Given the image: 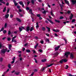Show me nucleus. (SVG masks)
Here are the masks:
<instances>
[{"instance_id":"1","label":"nucleus","mask_w":76,"mask_h":76,"mask_svg":"<svg viewBox=\"0 0 76 76\" xmlns=\"http://www.w3.org/2000/svg\"><path fill=\"white\" fill-rule=\"evenodd\" d=\"M7 51V49H3L1 50V53H3V54H5L6 52Z\"/></svg>"},{"instance_id":"2","label":"nucleus","mask_w":76,"mask_h":76,"mask_svg":"<svg viewBox=\"0 0 76 76\" xmlns=\"http://www.w3.org/2000/svg\"><path fill=\"white\" fill-rule=\"evenodd\" d=\"M70 54V52H67L65 53L64 56H66V57L67 58L69 57V55Z\"/></svg>"},{"instance_id":"3","label":"nucleus","mask_w":76,"mask_h":76,"mask_svg":"<svg viewBox=\"0 0 76 76\" xmlns=\"http://www.w3.org/2000/svg\"><path fill=\"white\" fill-rule=\"evenodd\" d=\"M23 29H25V28H24V27L21 26V27H19V30H20V32H21L23 30Z\"/></svg>"},{"instance_id":"4","label":"nucleus","mask_w":76,"mask_h":76,"mask_svg":"<svg viewBox=\"0 0 76 76\" xmlns=\"http://www.w3.org/2000/svg\"><path fill=\"white\" fill-rule=\"evenodd\" d=\"M19 4H20V5H22V7H24V4H23V2L21 1H19Z\"/></svg>"},{"instance_id":"5","label":"nucleus","mask_w":76,"mask_h":76,"mask_svg":"<svg viewBox=\"0 0 76 76\" xmlns=\"http://www.w3.org/2000/svg\"><path fill=\"white\" fill-rule=\"evenodd\" d=\"M60 47V46H58V47H56L55 48V49L56 51H57V50H58V49H59V48Z\"/></svg>"},{"instance_id":"6","label":"nucleus","mask_w":76,"mask_h":76,"mask_svg":"<svg viewBox=\"0 0 76 76\" xmlns=\"http://www.w3.org/2000/svg\"><path fill=\"white\" fill-rule=\"evenodd\" d=\"M70 58L72 59H73V58H74V56H73V53H71L70 55Z\"/></svg>"},{"instance_id":"7","label":"nucleus","mask_w":76,"mask_h":76,"mask_svg":"<svg viewBox=\"0 0 76 76\" xmlns=\"http://www.w3.org/2000/svg\"><path fill=\"white\" fill-rule=\"evenodd\" d=\"M29 12H30V14H32V15H34V14L32 13V10L31 9L29 10Z\"/></svg>"},{"instance_id":"8","label":"nucleus","mask_w":76,"mask_h":76,"mask_svg":"<svg viewBox=\"0 0 76 76\" xmlns=\"http://www.w3.org/2000/svg\"><path fill=\"white\" fill-rule=\"evenodd\" d=\"M65 1V2L66 3V4H67L69 6V1L67 0H64Z\"/></svg>"},{"instance_id":"9","label":"nucleus","mask_w":76,"mask_h":76,"mask_svg":"<svg viewBox=\"0 0 76 76\" xmlns=\"http://www.w3.org/2000/svg\"><path fill=\"white\" fill-rule=\"evenodd\" d=\"M47 20H48V21L50 23H51V24H53V23L52 21L50 20L49 18H47L46 19Z\"/></svg>"},{"instance_id":"10","label":"nucleus","mask_w":76,"mask_h":76,"mask_svg":"<svg viewBox=\"0 0 76 76\" xmlns=\"http://www.w3.org/2000/svg\"><path fill=\"white\" fill-rule=\"evenodd\" d=\"M73 15L72 14H71V15L69 17V18L70 20H72V19H73Z\"/></svg>"},{"instance_id":"11","label":"nucleus","mask_w":76,"mask_h":76,"mask_svg":"<svg viewBox=\"0 0 76 76\" xmlns=\"http://www.w3.org/2000/svg\"><path fill=\"white\" fill-rule=\"evenodd\" d=\"M30 29V27H29V26L27 27L26 28V32H28V31H29Z\"/></svg>"},{"instance_id":"12","label":"nucleus","mask_w":76,"mask_h":76,"mask_svg":"<svg viewBox=\"0 0 76 76\" xmlns=\"http://www.w3.org/2000/svg\"><path fill=\"white\" fill-rule=\"evenodd\" d=\"M53 64H54V63L51 64H50L47 65V66H46V68H47V67H50V66H52Z\"/></svg>"},{"instance_id":"13","label":"nucleus","mask_w":76,"mask_h":76,"mask_svg":"<svg viewBox=\"0 0 76 76\" xmlns=\"http://www.w3.org/2000/svg\"><path fill=\"white\" fill-rule=\"evenodd\" d=\"M59 54V53H58V52H56L54 53V55L55 56H58V55Z\"/></svg>"},{"instance_id":"14","label":"nucleus","mask_w":76,"mask_h":76,"mask_svg":"<svg viewBox=\"0 0 76 76\" xmlns=\"http://www.w3.org/2000/svg\"><path fill=\"white\" fill-rule=\"evenodd\" d=\"M33 30H34V27H31L30 30V32H32V31Z\"/></svg>"},{"instance_id":"15","label":"nucleus","mask_w":76,"mask_h":76,"mask_svg":"<svg viewBox=\"0 0 76 76\" xmlns=\"http://www.w3.org/2000/svg\"><path fill=\"white\" fill-rule=\"evenodd\" d=\"M16 19L17 21H18L19 22H21V20H20V19L18 18H16Z\"/></svg>"},{"instance_id":"16","label":"nucleus","mask_w":76,"mask_h":76,"mask_svg":"<svg viewBox=\"0 0 76 76\" xmlns=\"http://www.w3.org/2000/svg\"><path fill=\"white\" fill-rule=\"evenodd\" d=\"M42 62H45V61H47V59H42L41 60Z\"/></svg>"},{"instance_id":"17","label":"nucleus","mask_w":76,"mask_h":76,"mask_svg":"<svg viewBox=\"0 0 76 76\" xmlns=\"http://www.w3.org/2000/svg\"><path fill=\"white\" fill-rule=\"evenodd\" d=\"M9 14H7L5 15L6 18H9Z\"/></svg>"},{"instance_id":"18","label":"nucleus","mask_w":76,"mask_h":76,"mask_svg":"<svg viewBox=\"0 0 76 76\" xmlns=\"http://www.w3.org/2000/svg\"><path fill=\"white\" fill-rule=\"evenodd\" d=\"M3 60V58L2 57H0V62H2Z\"/></svg>"},{"instance_id":"19","label":"nucleus","mask_w":76,"mask_h":76,"mask_svg":"<svg viewBox=\"0 0 76 76\" xmlns=\"http://www.w3.org/2000/svg\"><path fill=\"white\" fill-rule=\"evenodd\" d=\"M63 60V61L64 62V63H66V62H67V60L66 59H62Z\"/></svg>"},{"instance_id":"20","label":"nucleus","mask_w":76,"mask_h":76,"mask_svg":"<svg viewBox=\"0 0 76 76\" xmlns=\"http://www.w3.org/2000/svg\"><path fill=\"white\" fill-rule=\"evenodd\" d=\"M12 46L11 45H10L9 46V48L10 50H11V48H12Z\"/></svg>"},{"instance_id":"21","label":"nucleus","mask_w":76,"mask_h":76,"mask_svg":"<svg viewBox=\"0 0 76 76\" xmlns=\"http://www.w3.org/2000/svg\"><path fill=\"white\" fill-rule=\"evenodd\" d=\"M46 10H44L42 12V13H43V14H45V15H46Z\"/></svg>"},{"instance_id":"22","label":"nucleus","mask_w":76,"mask_h":76,"mask_svg":"<svg viewBox=\"0 0 76 76\" xmlns=\"http://www.w3.org/2000/svg\"><path fill=\"white\" fill-rule=\"evenodd\" d=\"M55 21L56 22H57V23H60V21L59 20H55Z\"/></svg>"},{"instance_id":"23","label":"nucleus","mask_w":76,"mask_h":76,"mask_svg":"<svg viewBox=\"0 0 76 76\" xmlns=\"http://www.w3.org/2000/svg\"><path fill=\"white\" fill-rule=\"evenodd\" d=\"M63 59H62L61 60H60L59 61V63H61V64H63Z\"/></svg>"},{"instance_id":"24","label":"nucleus","mask_w":76,"mask_h":76,"mask_svg":"<svg viewBox=\"0 0 76 76\" xmlns=\"http://www.w3.org/2000/svg\"><path fill=\"white\" fill-rule=\"evenodd\" d=\"M46 28H47V29H48V32H50V28L47 26Z\"/></svg>"},{"instance_id":"25","label":"nucleus","mask_w":76,"mask_h":76,"mask_svg":"<svg viewBox=\"0 0 76 76\" xmlns=\"http://www.w3.org/2000/svg\"><path fill=\"white\" fill-rule=\"evenodd\" d=\"M26 10L27 11H28V10H29V7H26Z\"/></svg>"},{"instance_id":"26","label":"nucleus","mask_w":76,"mask_h":76,"mask_svg":"<svg viewBox=\"0 0 76 76\" xmlns=\"http://www.w3.org/2000/svg\"><path fill=\"white\" fill-rule=\"evenodd\" d=\"M39 45L38 43H37L35 46H34V48H37V46Z\"/></svg>"},{"instance_id":"27","label":"nucleus","mask_w":76,"mask_h":76,"mask_svg":"<svg viewBox=\"0 0 76 76\" xmlns=\"http://www.w3.org/2000/svg\"><path fill=\"white\" fill-rule=\"evenodd\" d=\"M3 0H0V2H1V3H3V4H4L6 3L5 2H3L2 1H3Z\"/></svg>"},{"instance_id":"28","label":"nucleus","mask_w":76,"mask_h":76,"mask_svg":"<svg viewBox=\"0 0 76 76\" xmlns=\"http://www.w3.org/2000/svg\"><path fill=\"white\" fill-rule=\"evenodd\" d=\"M42 30L43 31H44L45 30V28L44 27H42Z\"/></svg>"},{"instance_id":"29","label":"nucleus","mask_w":76,"mask_h":76,"mask_svg":"<svg viewBox=\"0 0 76 76\" xmlns=\"http://www.w3.org/2000/svg\"><path fill=\"white\" fill-rule=\"evenodd\" d=\"M50 13L51 15H52V16H54V15H53V11H51L50 12Z\"/></svg>"},{"instance_id":"30","label":"nucleus","mask_w":76,"mask_h":76,"mask_svg":"<svg viewBox=\"0 0 76 76\" xmlns=\"http://www.w3.org/2000/svg\"><path fill=\"white\" fill-rule=\"evenodd\" d=\"M45 41L47 42H50V40L48 39H47L45 40Z\"/></svg>"},{"instance_id":"31","label":"nucleus","mask_w":76,"mask_h":76,"mask_svg":"<svg viewBox=\"0 0 76 76\" xmlns=\"http://www.w3.org/2000/svg\"><path fill=\"white\" fill-rule=\"evenodd\" d=\"M31 2L33 4H34V0H31Z\"/></svg>"},{"instance_id":"32","label":"nucleus","mask_w":76,"mask_h":76,"mask_svg":"<svg viewBox=\"0 0 76 76\" xmlns=\"http://www.w3.org/2000/svg\"><path fill=\"white\" fill-rule=\"evenodd\" d=\"M6 7H5L4 8V10L3 11V12H5V11H6Z\"/></svg>"},{"instance_id":"33","label":"nucleus","mask_w":76,"mask_h":76,"mask_svg":"<svg viewBox=\"0 0 76 76\" xmlns=\"http://www.w3.org/2000/svg\"><path fill=\"white\" fill-rule=\"evenodd\" d=\"M26 52H27V53H30V52H31V50H26Z\"/></svg>"},{"instance_id":"34","label":"nucleus","mask_w":76,"mask_h":76,"mask_svg":"<svg viewBox=\"0 0 76 76\" xmlns=\"http://www.w3.org/2000/svg\"><path fill=\"white\" fill-rule=\"evenodd\" d=\"M40 43H41V44H44V42L43 40L40 41Z\"/></svg>"},{"instance_id":"35","label":"nucleus","mask_w":76,"mask_h":76,"mask_svg":"<svg viewBox=\"0 0 76 76\" xmlns=\"http://www.w3.org/2000/svg\"><path fill=\"white\" fill-rule=\"evenodd\" d=\"M8 67H9L10 69H11V65L10 64H9L8 66Z\"/></svg>"},{"instance_id":"36","label":"nucleus","mask_w":76,"mask_h":76,"mask_svg":"<svg viewBox=\"0 0 76 76\" xmlns=\"http://www.w3.org/2000/svg\"><path fill=\"white\" fill-rule=\"evenodd\" d=\"M7 23H5V25H4V27L5 28H6L7 27Z\"/></svg>"},{"instance_id":"37","label":"nucleus","mask_w":76,"mask_h":76,"mask_svg":"<svg viewBox=\"0 0 76 76\" xmlns=\"http://www.w3.org/2000/svg\"><path fill=\"white\" fill-rule=\"evenodd\" d=\"M38 51L40 52V53H42V49H40L38 50Z\"/></svg>"},{"instance_id":"38","label":"nucleus","mask_w":76,"mask_h":76,"mask_svg":"<svg viewBox=\"0 0 76 76\" xmlns=\"http://www.w3.org/2000/svg\"><path fill=\"white\" fill-rule=\"evenodd\" d=\"M24 37L25 38H31V36H24Z\"/></svg>"},{"instance_id":"39","label":"nucleus","mask_w":76,"mask_h":76,"mask_svg":"<svg viewBox=\"0 0 76 76\" xmlns=\"http://www.w3.org/2000/svg\"><path fill=\"white\" fill-rule=\"evenodd\" d=\"M34 60L35 61V62L36 63H38V62L37 61V59H36L35 58H34Z\"/></svg>"},{"instance_id":"40","label":"nucleus","mask_w":76,"mask_h":76,"mask_svg":"<svg viewBox=\"0 0 76 76\" xmlns=\"http://www.w3.org/2000/svg\"><path fill=\"white\" fill-rule=\"evenodd\" d=\"M11 34V32H10V31H8V35H10Z\"/></svg>"},{"instance_id":"41","label":"nucleus","mask_w":76,"mask_h":76,"mask_svg":"<svg viewBox=\"0 0 76 76\" xmlns=\"http://www.w3.org/2000/svg\"><path fill=\"white\" fill-rule=\"evenodd\" d=\"M15 75H18L19 74V72H15Z\"/></svg>"},{"instance_id":"42","label":"nucleus","mask_w":76,"mask_h":76,"mask_svg":"<svg viewBox=\"0 0 76 76\" xmlns=\"http://www.w3.org/2000/svg\"><path fill=\"white\" fill-rule=\"evenodd\" d=\"M6 32H7V31H6V30H4V31H3V34H5V33H6Z\"/></svg>"},{"instance_id":"43","label":"nucleus","mask_w":76,"mask_h":76,"mask_svg":"<svg viewBox=\"0 0 76 76\" xmlns=\"http://www.w3.org/2000/svg\"><path fill=\"white\" fill-rule=\"evenodd\" d=\"M18 4V3L17 2H15L14 3V5H15V6H16Z\"/></svg>"},{"instance_id":"44","label":"nucleus","mask_w":76,"mask_h":76,"mask_svg":"<svg viewBox=\"0 0 76 76\" xmlns=\"http://www.w3.org/2000/svg\"><path fill=\"white\" fill-rule=\"evenodd\" d=\"M64 17L63 16H61L60 18V19H64Z\"/></svg>"},{"instance_id":"45","label":"nucleus","mask_w":76,"mask_h":76,"mask_svg":"<svg viewBox=\"0 0 76 76\" xmlns=\"http://www.w3.org/2000/svg\"><path fill=\"white\" fill-rule=\"evenodd\" d=\"M17 9H18L20 8V5H18L17 6Z\"/></svg>"},{"instance_id":"46","label":"nucleus","mask_w":76,"mask_h":76,"mask_svg":"<svg viewBox=\"0 0 76 76\" xmlns=\"http://www.w3.org/2000/svg\"><path fill=\"white\" fill-rule=\"evenodd\" d=\"M7 39L8 41H10L11 40V39H10V38H8Z\"/></svg>"},{"instance_id":"47","label":"nucleus","mask_w":76,"mask_h":76,"mask_svg":"<svg viewBox=\"0 0 76 76\" xmlns=\"http://www.w3.org/2000/svg\"><path fill=\"white\" fill-rule=\"evenodd\" d=\"M64 40H65V43L66 44L67 43V40L66 39H65V38H64Z\"/></svg>"},{"instance_id":"48","label":"nucleus","mask_w":76,"mask_h":76,"mask_svg":"<svg viewBox=\"0 0 76 76\" xmlns=\"http://www.w3.org/2000/svg\"><path fill=\"white\" fill-rule=\"evenodd\" d=\"M46 35L48 37H50V35L49 34H48V33H46Z\"/></svg>"},{"instance_id":"49","label":"nucleus","mask_w":76,"mask_h":76,"mask_svg":"<svg viewBox=\"0 0 76 76\" xmlns=\"http://www.w3.org/2000/svg\"><path fill=\"white\" fill-rule=\"evenodd\" d=\"M75 20H75V19H72V22H75Z\"/></svg>"},{"instance_id":"50","label":"nucleus","mask_w":76,"mask_h":76,"mask_svg":"<svg viewBox=\"0 0 76 76\" xmlns=\"http://www.w3.org/2000/svg\"><path fill=\"white\" fill-rule=\"evenodd\" d=\"M66 67L65 68L66 69H67L69 68V66H68V65H66Z\"/></svg>"},{"instance_id":"51","label":"nucleus","mask_w":76,"mask_h":76,"mask_svg":"<svg viewBox=\"0 0 76 76\" xmlns=\"http://www.w3.org/2000/svg\"><path fill=\"white\" fill-rule=\"evenodd\" d=\"M56 32H60V31H59V29H57L56 31Z\"/></svg>"},{"instance_id":"52","label":"nucleus","mask_w":76,"mask_h":76,"mask_svg":"<svg viewBox=\"0 0 76 76\" xmlns=\"http://www.w3.org/2000/svg\"><path fill=\"white\" fill-rule=\"evenodd\" d=\"M25 48H23V52H24V51H25Z\"/></svg>"},{"instance_id":"53","label":"nucleus","mask_w":76,"mask_h":76,"mask_svg":"<svg viewBox=\"0 0 76 76\" xmlns=\"http://www.w3.org/2000/svg\"><path fill=\"white\" fill-rule=\"evenodd\" d=\"M40 14H37V17H38L39 18V17H40Z\"/></svg>"},{"instance_id":"54","label":"nucleus","mask_w":76,"mask_h":76,"mask_svg":"<svg viewBox=\"0 0 76 76\" xmlns=\"http://www.w3.org/2000/svg\"><path fill=\"white\" fill-rule=\"evenodd\" d=\"M34 38L36 39H38V37H37V36H35V37H34Z\"/></svg>"},{"instance_id":"55","label":"nucleus","mask_w":76,"mask_h":76,"mask_svg":"<svg viewBox=\"0 0 76 76\" xmlns=\"http://www.w3.org/2000/svg\"><path fill=\"white\" fill-rule=\"evenodd\" d=\"M70 11H68L67 12V13H68V14H70Z\"/></svg>"},{"instance_id":"56","label":"nucleus","mask_w":76,"mask_h":76,"mask_svg":"<svg viewBox=\"0 0 76 76\" xmlns=\"http://www.w3.org/2000/svg\"><path fill=\"white\" fill-rule=\"evenodd\" d=\"M4 29V28L3 27L1 29V31H3V30Z\"/></svg>"},{"instance_id":"57","label":"nucleus","mask_w":76,"mask_h":76,"mask_svg":"<svg viewBox=\"0 0 76 76\" xmlns=\"http://www.w3.org/2000/svg\"><path fill=\"white\" fill-rule=\"evenodd\" d=\"M10 18H13V15H10Z\"/></svg>"},{"instance_id":"58","label":"nucleus","mask_w":76,"mask_h":76,"mask_svg":"<svg viewBox=\"0 0 76 76\" xmlns=\"http://www.w3.org/2000/svg\"><path fill=\"white\" fill-rule=\"evenodd\" d=\"M10 10H9V9H8L7 10V13H9V11Z\"/></svg>"},{"instance_id":"59","label":"nucleus","mask_w":76,"mask_h":76,"mask_svg":"<svg viewBox=\"0 0 76 76\" xmlns=\"http://www.w3.org/2000/svg\"><path fill=\"white\" fill-rule=\"evenodd\" d=\"M19 15H20V16H21V17H23V15L22 14H19Z\"/></svg>"},{"instance_id":"60","label":"nucleus","mask_w":76,"mask_h":76,"mask_svg":"<svg viewBox=\"0 0 76 76\" xmlns=\"http://www.w3.org/2000/svg\"><path fill=\"white\" fill-rule=\"evenodd\" d=\"M32 22H34V18H32Z\"/></svg>"},{"instance_id":"61","label":"nucleus","mask_w":76,"mask_h":76,"mask_svg":"<svg viewBox=\"0 0 76 76\" xmlns=\"http://www.w3.org/2000/svg\"><path fill=\"white\" fill-rule=\"evenodd\" d=\"M18 11L19 12H22V10L20 9H19L18 10Z\"/></svg>"},{"instance_id":"62","label":"nucleus","mask_w":76,"mask_h":76,"mask_svg":"<svg viewBox=\"0 0 76 76\" xmlns=\"http://www.w3.org/2000/svg\"><path fill=\"white\" fill-rule=\"evenodd\" d=\"M30 1H28V2H27V4L28 5H29V3H30Z\"/></svg>"},{"instance_id":"63","label":"nucleus","mask_w":76,"mask_h":76,"mask_svg":"<svg viewBox=\"0 0 76 76\" xmlns=\"http://www.w3.org/2000/svg\"><path fill=\"white\" fill-rule=\"evenodd\" d=\"M15 63V61L13 60L12 61V62H11V63L12 64H13V63Z\"/></svg>"},{"instance_id":"64","label":"nucleus","mask_w":76,"mask_h":76,"mask_svg":"<svg viewBox=\"0 0 76 76\" xmlns=\"http://www.w3.org/2000/svg\"><path fill=\"white\" fill-rule=\"evenodd\" d=\"M73 62H74V63H75V65H76V61H73Z\"/></svg>"}]
</instances>
